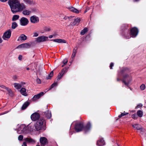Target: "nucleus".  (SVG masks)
<instances>
[{"instance_id":"f257e3e1","label":"nucleus","mask_w":146,"mask_h":146,"mask_svg":"<svg viewBox=\"0 0 146 146\" xmlns=\"http://www.w3.org/2000/svg\"><path fill=\"white\" fill-rule=\"evenodd\" d=\"M8 3L13 14L21 12L26 7L24 4L20 3L19 0H9Z\"/></svg>"},{"instance_id":"f03ea898","label":"nucleus","mask_w":146,"mask_h":146,"mask_svg":"<svg viewBox=\"0 0 146 146\" xmlns=\"http://www.w3.org/2000/svg\"><path fill=\"white\" fill-rule=\"evenodd\" d=\"M131 70L127 68H123L121 71V73L123 74L122 82L125 85H128L132 80V76L129 74Z\"/></svg>"},{"instance_id":"7ed1b4c3","label":"nucleus","mask_w":146,"mask_h":146,"mask_svg":"<svg viewBox=\"0 0 146 146\" xmlns=\"http://www.w3.org/2000/svg\"><path fill=\"white\" fill-rule=\"evenodd\" d=\"M17 133L18 134H26L27 133V127L24 125H21L17 129Z\"/></svg>"},{"instance_id":"20e7f679","label":"nucleus","mask_w":146,"mask_h":146,"mask_svg":"<svg viewBox=\"0 0 146 146\" xmlns=\"http://www.w3.org/2000/svg\"><path fill=\"white\" fill-rule=\"evenodd\" d=\"M138 33V30L137 28L134 27L130 30V35L133 37H135L137 35Z\"/></svg>"},{"instance_id":"39448f33","label":"nucleus","mask_w":146,"mask_h":146,"mask_svg":"<svg viewBox=\"0 0 146 146\" xmlns=\"http://www.w3.org/2000/svg\"><path fill=\"white\" fill-rule=\"evenodd\" d=\"M83 124L82 123L79 122L77 123L75 125L74 128L77 132H80L82 130Z\"/></svg>"},{"instance_id":"423d86ee","label":"nucleus","mask_w":146,"mask_h":146,"mask_svg":"<svg viewBox=\"0 0 146 146\" xmlns=\"http://www.w3.org/2000/svg\"><path fill=\"white\" fill-rule=\"evenodd\" d=\"M11 35V30L9 29L4 33L2 38L5 40H7V39H9Z\"/></svg>"},{"instance_id":"0eeeda50","label":"nucleus","mask_w":146,"mask_h":146,"mask_svg":"<svg viewBox=\"0 0 146 146\" xmlns=\"http://www.w3.org/2000/svg\"><path fill=\"white\" fill-rule=\"evenodd\" d=\"M132 126L135 129L139 130L141 134L144 133L145 131V129L138 124H135L133 125Z\"/></svg>"},{"instance_id":"6e6552de","label":"nucleus","mask_w":146,"mask_h":146,"mask_svg":"<svg viewBox=\"0 0 146 146\" xmlns=\"http://www.w3.org/2000/svg\"><path fill=\"white\" fill-rule=\"evenodd\" d=\"M20 25L22 26H26L29 23V21L26 18L23 17L20 20Z\"/></svg>"},{"instance_id":"1a4fd4ad","label":"nucleus","mask_w":146,"mask_h":146,"mask_svg":"<svg viewBox=\"0 0 146 146\" xmlns=\"http://www.w3.org/2000/svg\"><path fill=\"white\" fill-rule=\"evenodd\" d=\"M40 117L39 114L36 112H35L31 116V118L33 121H35L39 119Z\"/></svg>"},{"instance_id":"9d476101","label":"nucleus","mask_w":146,"mask_h":146,"mask_svg":"<svg viewBox=\"0 0 146 146\" xmlns=\"http://www.w3.org/2000/svg\"><path fill=\"white\" fill-rule=\"evenodd\" d=\"M30 20L31 23H38L39 19L38 17L35 15H33L30 17Z\"/></svg>"},{"instance_id":"9b49d317","label":"nucleus","mask_w":146,"mask_h":146,"mask_svg":"<svg viewBox=\"0 0 146 146\" xmlns=\"http://www.w3.org/2000/svg\"><path fill=\"white\" fill-rule=\"evenodd\" d=\"M91 123L90 122H88L86 125L84 127L83 125L82 130L84 131L85 133H87L90 131V128Z\"/></svg>"},{"instance_id":"f8f14e48","label":"nucleus","mask_w":146,"mask_h":146,"mask_svg":"<svg viewBox=\"0 0 146 146\" xmlns=\"http://www.w3.org/2000/svg\"><path fill=\"white\" fill-rule=\"evenodd\" d=\"M48 38V37L46 36H41L38 37L36 38V41L38 42H40L45 41Z\"/></svg>"},{"instance_id":"ddd939ff","label":"nucleus","mask_w":146,"mask_h":146,"mask_svg":"<svg viewBox=\"0 0 146 146\" xmlns=\"http://www.w3.org/2000/svg\"><path fill=\"white\" fill-rule=\"evenodd\" d=\"M31 44L29 43H26L22 44L18 46L17 48H29L31 46Z\"/></svg>"},{"instance_id":"4468645a","label":"nucleus","mask_w":146,"mask_h":146,"mask_svg":"<svg viewBox=\"0 0 146 146\" xmlns=\"http://www.w3.org/2000/svg\"><path fill=\"white\" fill-rule=\"evenodd\" d=\"M40 141L41 146H44L47 142V139L45 137H41L40 139Z\"/></svg>"},{"instance_id":"2eb2a0df","label":"nucleus","mask_w":146,"mask_h":146,"mask_svg":"<svg viewBox=\"0 0 146 146\" xmlns=\"http://www.w3.org/2000/svg\"><path fill=\"white\" fill-rule=\"evenodd\" d=\"M45 123V120L42 117L40 118L36 121V124L42 126Z\"/></svg>"},{"instance_id":"dca6fc26","label":"nucleus","mask_w":146,"mask_h":146,"mask_svg":"<svg viewBox=\"0 0 146 146\" xmlns=\"http://www.w3.org/2000/svg\"><path fill=\"white\" fill-rule=\"evenodd\" d=\"M44 94V93L42 92L40 93L35 95L33 98V101H35L36 100L39 98L41 96Z\"/></svg>"},{"instance_id":"f3484780","label":"nucleus","mask_w":146,"mask_h":146,"mask_svg":"<svg viewBox=\"0 0 146 146\" xmlns=\"http://www.w3.org/2000/svg\"><path fill=\"white\" fill-rule=\"evenodd\" d=\"M80 21V19L79 18H77L76 19H74V21L72 22L70 24L72 26H74L76 25H78Z\"/></svg>"},{"instance_id":"a211bd4d","label":"nucleus","mask_w":146,"mask_h":146,"mask_svg":"<svg viewBox=\"0 0 146 146\" xmlns=\"http://www.w3.org/2000/svg\"><path fill=\"white\" fill-rule=\"evenodd\" d=\"M105 142L104 140L102 138L98 140L96 143V145L98 146H102L104 145Z\"/></svg>"},{"instance_id":"6ab92c4d","label":"nucleus","mask_w":146,"mask_h":146,"mask_svg":"<svg viewBox=\"0 0 146 146\" xmlns=\"http://www.w3.org/2000/svg\"><path fill=\"white\" fill-rule=\"evenodd\" d=\"M68 9L71 11L77 14L79 13L80 12L79 10L73 7H69Z\"/></svg>"},{"instance_id":"aec40b11","label":"nucleus","mask_w":146,"mask_h":146,"mask_svg":"<svg viewBox=\"0 0 146 146\" xmlns=\"http://www.w3.org/2000/svg\"><path fill=\"white\" fill-rule=\"evenodd\" d=\"M24 140L29 143H34L35 142V141L31 138H26Z\"/></svg>"},{"instance_id":"412c9836","label":"nucleus","mask_w":146,"mask_h":146,"mask_svg":"<svg viewBox=\"0 0 146 146\" xmlns=\"http://www.w3.org/2000/svg\"><path fill=\"white\" fill-rule=\"evenodd\" d=\"M27 39V36L24 34H21L17 40L18 41L19 40H25Z\"/></svg>"},{"instance_id":"4be33fe9","label":"nucleus","mask_w":146,"mask_h":146,"mask_svg":"<svg viewBox=\"0 0 146 146\" xmlns=\"http://www.w3.org/2000/svg\"><path fill=\"white\" fill-rule=\"evenodd\" d=\"M34 126L36 130V131H38L42 129V126L39 125L35 123Z\"/></svg>"},{"instance_id":"5701e85b","label":"nucleus","mask_w":146,"mask_h":146,"mask_svg":"<svg viewBox=\"0 0 146 146\" xmlns=\"http://www.w3.org/2000/svg\"><path fill=\"white\" fill-rule=\"evenodd\" d=\"M44 114L48 119H50L51 117V112L49 111H47L44 112Z\"/></svg>"},{"instance_id":"b1692460","label":"nucleus","mask_w":146,"mask_h":146,"mask_svg":"<svg viewBox=\"0 0 146 146\" xmlns=\"http://www.w3.org/2000/svg\"><path fill=\"white\" fill-rule=\"evenodd\" d=\"M52 40L54 42H58V43H65L66 42V41L63 39H56Z\"/></svg>"},{"instance_id":"393cba45","label":"nucleus","mask_w":146,"mask_h":146,"mask_svg":"<svg viewBox=\"0 0 146 146\" xmlns=\"http://www.w3.org/2000/svg\"><path fill=\"white\" fill-rule=\"evenodd\" d=\"M31 13V11L29 9H25L23 12V13L24 15H29Z\"/></svg>"},{"instance_id":"a878e982","label":"nucleus","mask_w":146,"mask_h":146,"mask_svg":"<svg viewBox=\"0 0 146 146\" xmlns=\"http://www.w3.org/2000/svg\"><path fill=\"white\" fill-rule=\"evenodd\" d=\"M21 93L23 95L26 96L27 94L26 92V90L25 88H22L20 91Z\"/></svg>"},{"instance_id":"bb28decb","label":"nucleus","mask_w":146,"mask_h":146,"mask_svg":"<svg viewBox=\"0 0 146 146\" xmlns=\"http://www.w3.org/2000/svg\"><path fill=\"white\" fill-rule=\"evenodd\" d=\"M29 102H26L23 105L21 108L22 110L25 109L29 105Z\"/></svg>"},{"instance_id":"cd10ccee","label":"nucleus","mask_w":146,"mask_h":146,"mask_svg":"<svg viewBox=\"0 0 146 146\" xmlns=\"http://www.w3.org/2000/svg\"><path fill=\"white\" fill-rule=\"evenodd\" d=\"M13 85L14 87L17 89H19L22 87V86L21 84L16 83H14Z\"/></svg>"},{"instance_id":"c85d7f7f","label":"nucleus","mask_w":146,"mask_h":146,"mask_svg":"<svg viewBox=\"0 0 146 146\" xmlns=\"http://www.w3.org/2000/svg\"><path fill=\"white\" fill-rule=\"evenodd\" d=\"M88 31V29L87 28H85L83 30L81 31L80 34L81 35H84Z\"/></svg>"},{"instance_id":"c756f323","label":"nucleus","mask_w":146,"mask_h":146,"mask_svg":"<svg viewBox=\"0 0 146 146\" xmlns=\"http://www.w3.org/2000/svg\"><path fill=\"white\" fill-rule=\"evenodd\" d=\"M137 114L139 117H141L143 115V112L141 110H139L137 112Z\"/></svg>"},{"instance_id":"7c9ffc66","label":"nucleus","mask_w":146,"mask_h":146,"mask_svg":"<svg viewBox=\"0 0 146 146\" xmlns=\"http://www.w3.org/2000/svg\"><path fill=\"white\" fill-rule=\"evenodd\" d=\"M19 17V16L17 15H14L13 16L12 20L13 21H15L18 19Z\"/></svg>"},{"instance_id":"2f4dec72","label":"nucleus","mask_w":146,"mask_h":146,"mask_svg":"<svg viewBox=\"0 0 146 146\" xmlns=\"http://www.w3.org/2000/svg\"><path fill=\"white\" fill-rule=\"evenodd\" d=\"M76 52H77V49H74L73 50V51L72 54L71 56L72 58H74V57H75V56L76 55Z\"/></svg>"},{"instance_id":"473e14b6","label":"nucleus","mask_w":146,"mask_h":146,"mask_svg":"<svg viewBox=\"0 0 146 146\" xmlns=\"http://www.w3.org/2000/svg\"><path fill=\"white\" fill-rule=\"evenodd\" d=\"M128 27V25L126 24H123L121 27V29L122 30H125V29H127Z\"/></svg>"},{"instance_id":"72a5a7b5","label":"nucleus","mask_w":146,"mask_h":146,"mask_svg":"<svg viewBox=\"0 0 146 146\" xmlns=\"http://www.w3.org/2000/svg\"><path fill=\"white\" fill-rule=\"evenodd\" d=\"M6 90H7V92H8L9 94L11 96H12L13 95V93L12 90H11L9 88H7L6 89Z\"/></svg>"},{"instance_id":"f704fd0d","label":"nucleus","mask_w":146,"mask_h":146,"mask_svg":"<svg viewBox=\"0 0 146 146\" xmlns=\"http://www.w3.org/2000/svg\"><path fill=\"white\" fill-rule=\"evenodd\" d=\"M17 26V25L16 23L14 22L12 23L11 27L13 29H14L16 28Z\"/></svg>"},{"instance_id":"c9c22d12","label":"nucleus","mask_w":146,"mask_h":146,"mask_svg":"<svg viewBox=\"0 0 146 146\" xmlns=\"http://www.w3.org/2000/svg\"><path fill=\"white\" fill-rule=\"evenodd\" d=\"M26 4H31L33 3V1L31 0H23Z\"/></svg>"},{"instance_id":"e433bc0d","label":"nucleus","mask_w":146,"mask_h":146,"mask_svg":"<svg viewBox=\"0 0 146 146\" xmlns=\"http://www.w3.org/2000/svg\"><path fill=\"white\" fill-rule=\"evenodd\" d=\"M128 114V113H125V111L123 113H122L121 114L119 115L118 116V117L119 118L125 115H126Z\"/></svg>"},{"instance_id":"4c0bfd02","label":"nucleus","mask_w":146,"mask_h":146,"mask_svg":"<svg viewBox=\"0 0 146 146\" xmlns=\"http://www.w3.org/2000/svg\"><path fill=\"white\" fill-rule=\"evenodd\" d=\"M146 87L145 85L144 84H142L140 86V89L142 90H144L145 88Z\"/></svg>"},{"instance_id":"58836bf2","label":"nucleus","mask_w":146,"mask_h":146,"mask_svg":"<svg viewBox=\"0 0 146 146\" xmlns=\"http://www.w3.org/2000/svg\"><path fill=\"white\" fill-rule=\"evenodd\" d=\"M53 74V71H52L51 72L50 74L47 77V79H50L51 78Z\"/></svg>"},{"instance_id":"ea45409f","label":"nucleus","mask_w":146,"mask_h":146,"mask_svg":"<svg viewBox=\"0 0 146 146\" xmlns=\"http://www.w3.org/2000/svg\"><path fill=\"white\" fill-rule=\"evenodd\" d=\"M68 61L67 59L65 58V59H64L63 61V65L62 66V67H63L64 65L67 64Z\"/></svg>"},{"instance_id":"a19ab883","label":"nucleus","mask_w":146,"mask_h":146,"mask_svg":"<svg viewBox=\"0 0 146 146\" xmlns=\"http://www.w3.org/2000/svg\"><path fill=\"white\" fill-rule=\"evenodd\" d=\"M57 82L54 83L51 86L50 88L49 89V90H50L52 88H53L54 86H56L57 85Z\"/></svg>"},{"instance_id":"79ce46f5","label":"nucleus","mask_w":146,"mask_h":146,"mask_svg":"<svg viewBox=\"0 0 146 146\" xmlns=\"http://www.w3.org/2000/svg\"><path fill=\"white\" fill-rule=\"evenodd\" d=\"M63 76V74H62L61 73H59L58 75V78L57 79V80H60L62 78Z\"/></svg>"},{"instance_id":"37998d69","label":"nucleus","mask_w":146,"mask_h":146,"mask_svg":"<svg viewBox=\"0 0 146 146\" xmlns=\"http://www.w3.org/2000/svg\"><path fill=\"white\" fill-rule=\"evenodd\" d=\"M73 17H72V16L69 17L65 16L64 18V19L65 20L68 19V20H70V19L71 18H72Z\"/></svg>"},{"instance_id":"c03bdc74","label":"nucleus","mask_w":146,"mask_h":146,"mask_svg":"<svg viewBox=\"0 0 146 146\" xmlns=\"http://www.w3.org/2000/svg\"><path fill=\"white\" fill-rule=\"evenodd\" d=\"M131 117L134 119H136L137 118V116L135 114H133L131 115Z\"/></svg>"},{"instance_id":"a18cd8bd","label":"nucleus","mask_w":146,"mask_h":146,"mask_svg":"<svg viewBox=\"0 0 146 146\" xmlns=\"http://www.w3.org/2000/svg\"><path fill=\"white\" fill-rule=\"evenodd\" d=\"M23 138V136L22 135H20L18 137V139L19 141L22 140Z\"/></svg>"},{"instance_id":"49530a36","label":"nucleus","mask_w":146,"mask_h":146,"mask_svg":"<svg viewBox=\"0 0 146 146\" xmlns=\"http://www.w3.org/2000/svg\"><path fill=\"white\" fill-rule=\"evenodd\" d=\"M33 37H36L38 35V33L37 32H34L33 33Z\"/></svg>"},{"instance_id":"de8ad7c7","label":"nucleus","mask_w":146,"mask_h":146,"mask_svg":"<svg viewBox=\"0 0 146 146\" xmlns=\"http://www.w3.org/2000/svg\"><path fill=\"white\" fill-rule=\"evenodd\" d=\"M36 82L38 84H40L41 83V81L40 79L38 78L36 79Z\"/></svg>"},{"instance_id":"09e8293b","label":"nucleus","mask_w":146,"mask_h":146,"mask_svg":"<svg viewBox=\"0 0 146 146\" xmlns=\"http://www.w3.org/2000/svg\"><path fill=\"white\" fill-rule=\"evenodd\" d=\"M12 79L14 80H15L17 79L18 77L16 75H14L12 76Z\"/></svg>"},{"instance_id":"8fccbe9b","label":"nucleus","mask_w":146,"mask_h":146,"mask_svg":"<svg viewBox=\"0 0 146 146\" xmlns=\"http://www.w3.org/2000/svg\"><path fill=\"white\" fill-rule=\"evenodd\" d=\"M142 104H139L136 106V108H138L141 107L142 106Z\"/></svg>"},{"instance_id":"3c124183","label":"nucleus","mask_w":146,"mask_h":146,"mask_svg":"<svg viewBox=\"0 0 146 146\" xmlns=\"http://www.w3.org/2000/svg\"><path fill=\"white\" fill-rule=\"evenodd\" d=\"M113 66H114V64L112 62L110 64V69H113L112 67Z\"/></svg>"},{"instance_id":"603ef678","label":"nucleus","mask_w":146,"mask_h":146,"mask_svg":"<svg viewBox=\"0 0 146 146\" xmlns=\"http://www.w3.org/2000/svg\"><path fill=\"white\" fill-rule=\"evenodd\" d=\"M66 72L65 70L64 69H62V71H61V73H61L62 74H63V75L64 74L66 73Z\"/></svg>"},{"instance_id":"864d4df0","label":"nucleus","mask_w":146,"mask_h":146,"mask_svg":"<svg viewBox=\"0 0 146 146\" xmlns=\"http://www.w3.org/2000/svg\"><path fill=\"white\" fill-rule=\"evenodd\" d=\"M45 30L46 31H49L50 30V28L46 27L45 29Z\"/></svg>"},{"instance_id":"5fc2aeb1","label":"nucleus","mask_w":146,"mask_h":146,"mask_svg":"<svg viewBox=\"0 0 146 146\" xmlns=\"http://www.w3.org/2000/svg\"><path fill=\"white\" fill-rule=\"evenodd\" d=\"M1 86V88H4V89H6V90L7 88V87H5V86H3V85H1V86Z\"/></svg>"},{"instance_id":"6e6d98bb","label":"nucleus","mask_w":146,"mask_h":146,"mask_svg":"<svg viewBox=\"0 0 146 146\" xmlns=\"http://www.w3.org/2000/svg\"><path fill=\"white\" fill-rule=\"evenodd\" d=\"M22 56L21 55H20L19 56V60H21L22 59Z\"/></svg>"},{"instance_id":"4d7b16f0","label":"nucleus","mask_w":146,"mask_h":146,"mask_svg":"<svg viewBox=\"0 0 146 146\" xmlns=\"http://www.w3.org/2000/svg\"><path fill=\"white\" fill-rule=\"evenodd\" d=\"M22 146H27L26 142H24Z\"/></svg>"},{"instance_id":"13d9d810","label":"nucleus","mask_w":146,"mask_h":146,"mask_svg":"<svg viewBox=\"0 0 146 146\" xmlns=\"http://www.w3.org/2000/svg\"><path fill=\"white\" fill-rule=\"evenodd\" d=\"M52 35L53 37H55L56 35H57V34L56 33H55Z\"/></svg>"},{"instance_id":"bf43d9fd","label":"nucleus","mask_w":146,"mask_h":146,"mask_svg":"<svg viewBox=\"0 0 146 146\" xmlns=\"http://www.w3.org/2000/svg\"><path fill=\"white\" fill-rule=\"evenodd\" d=\"M131 37V36H126V39H129V38H130Z\"/></svg>"},{"instance_id":"052dcab7","label":"nucleus","mask_w":146,"mask_h":146,"mask_svg":"<svg viewBox=\"0 0 146 146\" xmlns=\"http://www.w3.org/2000/svg\"><path fill=\"white\" fill-rule=\"evenodd\" d=\"M0 1L2 2H5L7 1L8 0H0Z\"/></svg>"},{"instance_id":"680f3d73","label":"nucleus","mask_w":146,"mask_h":146,"mask_svg":"<svg viewBox=\"0 0 146 146\" xmlns=\"http://www.w3.org/2000/svg\"><path fill=\"white\" fill-rule=\"evenodd\" d=\"M53 37V35H50L49 36V38H51Z\"/></svg>"},{"instance_id":"e2e57ef3","label":"nucleus","mask_w":146,"mask_h":146,"mask_svg":"<svg viewBox=\"0 0 146 146\" xmlns=\"http://www.w3.org/2000/svg\"><path fill=\"white\" fill-rule=\"evenodd\" d=\"M2 39L0 38V43L2 42Z\"/></svg>"},{"instance_id":"0e129e2a","label":"nucleus","mask_w":146,"mask_h":146,"mask_svg":"<svg viewBox=\"0 0 146 146\" xmlns=\"http://www.w3.org/2000/svg\"><path fill=\"white\" fill-rule=\"evenodd\" d=\"M121 80L119 79V78H117V80L118 81H119Z\"/></svg>"},{"instance_id":"69168bd1","label":"nucleus","mask_w":146,"mask_h":146,"mask_svg":"<svg viewBox=\"0 0 146 146\" xmlns=\"http://www.w3.org/2000/svg\"><path fill=\"white\" fill-rule=\"evenodd\" d=\"M86 3H87L88 5H89L90 4V3L89 1H87Z\"/></svg>"},{"instance_id":"338daca9","label":"nucleus","mask_w":146,"mask_h":146,"mask_svg":"<svg viewBox=\"0 0 146 146\" xmlns=\"http://www.w3.org/2000/svg\"><path fill=\"white\" fill-rule=\"evenodd\" d=\"M87 11V8H86V9L85 10L84 13H86Z\"/></svg>"},{"instance_id":"774afa93","label":"nucleus","mask_w":146,"mask_h":146,"mask_svg":"<svg viewBox=\"0 0 146 146\" xmlns=\"http://www.w3.org/2000/svg\"><path fill=\"white\" fill-rule=\"evenodd\" d=\"M86 8H87V11L89 10L90 9V8L89 7H87Z\"/></svg>"}]
</instances>
